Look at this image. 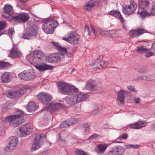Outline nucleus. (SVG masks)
<instances>
[{
  "label": "nucleus",
  "instance_id": "obj_57",
  "mask_svg": "<svg viewBox=\"0 0 155 155\" xmlns=\"http://www.w3.org/2000/svg\"><path fill=\"white\" fill-rule=\"evenodd\" d=\"M5 25L4 23L2 22H0V31L3 29L5 27Z\"/></svg>",
  "mask_w": 155,
  "mask_h": 155
},
{
  "label": "nucleus",
  "instance_id": "obj_45",
  "mask_svg": "<svg viewBox=\"0 0 155 155\" xmlns=\"http://www.w3.org/2000/svg\"><path fill=\"white\" fill-rule=\"evenodd\" d=\"M128 137V135L127 133H124L120 135L118 138V139L120 140L122 139H126Z\"/></svg>",
  "mask_w": 155,
  "mask_h": 155
},
{
  "label": "nucleus",
  "instance_id": "obj_43",
  "mask_svg": "<svg viewBox=\"0 0 155 155\" xmlns=\"http://www.w3.org/2000/svg\"><path fill=\"white\" fill-rule=\"evenodd\" d=\"M75 153L77 155H87V153L84 151L79 149H77L75 151Z\"/></svg>",
  "mask_w": 155,
  "mask_h": 155
},
{
  "label": "nucleus",
  "instance_id": "obj_31",
  "mask_svg": "<svg viewBox=\"0 0 155 155\" xmlns=\"http://www.w3.org/2000/svg\"><path fill=\"white\" fill-rule=\"evenodd\" d=\"M51 43L52 44L53 46H54L57 49L59 50L60 51L64 52L65 53H67V49L66 48H63L61 47L58 42L52 41Z\"/></svg>",
  "mask_w": 155,
  "mask_h": 155
},
{
  "label": "nucleus",
  "instance_id": "obj_11",
  "mask_svg": "<svg viewBox=\"0 0 155 155\" xmlns=\"http://www.w3.org/2000/svg\"><path fill=\"white\" fill-rule=\"evenodd\" d=\"M85 88L87 90L95 91L99 89L100 87L95 81L89 80L86 82Z\"/></svg>",
  "mask_w": 155,
  "mask_h": 155
},
{
  "label": "nucleus",
  "instance_id": "obj_28",
  "mask_svg": "<svg viewBox=\"0 0 155 155\" xmlns=\"http://www.w3.org/2000/svg\"><path fill=\"white\" fill-rule=\"evenodd\" d=\"M37 107L35 102L30 101L28 103L27 106V110L29 112H34L36 110Z\"/></svg>",
  "mask_w": 155,
  "mask_h": 155
},
{
  "label": "nucleus",
  "instance_id": "obj_19",
  "mask_svg": "<svg viewBox=\"0 0 155 155\" xmlns=\"http://www.w3.org/2000/svg\"><path fill=\"white\" fill-rule=\"evenodd\" d=\"M98 0H91L84 5L83 8L85 10H90L92 8L98 5Z\"/></svg>",
  "mask_w": 155,
  "mask_h": 155
},
{
  "label": "nucleus",
  "instance_id": "obj_18",
  "mask_svg": "<svg viewBox=\"0 0 155 155\" xmlns=\"http://www.w3.org/2000/svg\"><path fill=\"white\" fill-rule=\"evenodd\" d=\"M147 123L145 121H139L135 123L130 124L127 126L130 129H140L147 125Z\"/></svg>",
  "mask_w": 155,
  "mask_h": 155
},
{
  "label": "nucleus",
  "instance_id": "obj_35",
  "mask_svg": "<svg viewBox=\"0 0 155 155\" xmlns=\"http://www.w3.org/2000/svg\"><path fill=\"white\" fill-rule=\"evenodd\" d=\"M49 61L51 62H56L58 61L56 53H55L50 55L48 59Z\"/></svg>",
  "mask_w": 155,
  "mask_h": 155
},
{
  "label": "nucleus",
  "instance_id": "obj_22",
  "mask_svg": "<svg viewBox=\"0 0 155 155\" xmlns=\"http://www.w3.org/2000/svg\"><path fill=\"white\" fill-rule=\"evenodd\" d=\"M21 53L16 47L14 46L12 48L10 56L14 58H18L21 56Z\"/></svg>",
  "mask_w": 155,
  "mask_h": 155
},
{
  "label": "nucleus",
  "instance_id": "obj_26",
  "mask_svg": "<svg viewBox=\"0 0 155 155\" xmlns=\"http://www.w3.org/2000/svg\"><path fill=\"white\" fill-rule=\"evenodd\" d=\"M136 51L137 53L139 54H143L149 52L150 49L146 48L144 46L141 45L137 47Z\"/></svg>",
  "mask_w": 155,
  "mask_h": 155
},
{
  "label": "nucleus",
  "instance_id": "obj_39",
  "mask_svg": "<svg viewBox=\"0 0 155 155\" xmlns=\"http://www.w3.org/2000/svg\"><path fill=\"white\" fill-rule=\"evenodd\" d=\"M116 32V30H113L110 31H106L103 33L102 35L104 37H106L108 35H112L115 34Z\"/></svg>",
  "mask_w": 155,
  "mask_h": 155
},
{
  "label": "nucleus",
  "instance_id": "obj_25",
  "mask_svg": "<svg viewBox=\"0 0 155 155\" xmlns=\"http://www.w3.org/2000/svg\"><path fill=\"white\" fill-rule=\"evenodd\" d=\"M149 2L147 0H139L138 6L141 10L147 9L149 5Z\"/></svg>",
  "mask_w": 155,
  "mask_h": 155
},
{
  "label": "nucleus",
  "instance_id": "obj_5",
  "mask_svg": "<svg viewBox=\"0 0 155 155\" xmlns=\"http://www.w3.org/2000/svg\"><path fill=\"white\" fill-rule=\"evenodd\" d=\"M45 139L43 134H37L31 148V151L33 152L38 149L44 143Z\"/></svg>",
  "mask_w": 155,
  "mask_h": 155
},
{
  "label": "nucleus",
  "instance_id": "obj_63",
  "mask_svg": "<svg viewBox=\"0 0 155 155\" xmlns=\"http://www.w3.org/2000/svg\"><path fill=\"white\" fill-rule=\"evenodd\" d=\"M151 127L152 129H154L155 130V123L152 124L151 126Z\"/></svg>",
  "mask_w": 155,
  "mask_h": 155
},
{
  "label": "nucleus",
  "instance_id": "obj_3",
  "mask_svg": "<svg viewBox=\"0 0 155 155\" xmlns=\"http://www.w3.org/2000/svg\"><path fill=\"white\" fill-rule=\"evenodd\" d=\"M42 22L44 23L42 25V30L47 34L52 33L58 24L56 20L50 18L46 19Z\"/></svg>",
  "mask_w": 155,
  "mask_h": 155
},
{
  "label": "nucleus",
  "instance_id": "obj_51",
  "mask_svg": "<svg viewBox=\"0 0 155 155\" xmlns=\"http://www.w3.org/2000/svg\"><path fill=\"white\" fill-rule=\"evenodd\" d=\"M134 81H142L144 80V76H139L134 79Z\"/></svg>",
  "mask_w": 155,
  "mask_h": 155
},
{
  "label": "nucleus",
  "instance_id": "obj_4",
  "mask_svg": "<svg viewBox=\"0 0 155 155\" xmlns=\"http://www.w3.org/2000/svg\"><path fill=\"white\" fill-rule=\"evenodd\" d=\"M38 29L36 26L28 25L26 28L25 32L23 34L22 38L30 40L38 35Z\"/></svg>",
  "mask_w": 155,
  "mask_h": 155
},
{
  "label": "nucleus",
  "instance_id": "obj_15",
  "mask_svg": "<svg viewBox=\"0 0 155 155\" xmlns=\"http://www.w3.org/2000/svg\"><path fill=\"white\" fill-rule=\"evenodd\" d=\"M64 107V105L60 103H52L49 106L45 107V109H48L51 113H53L61 108H63Z\"/></svg>",
  "mask_w": 155,
  "mask_h": 155
},
{
  "label": "nucleus",
  "instance_id": "obj_47",
  "mask_svg": "<svg viewBox=\"0 0 155 155\" xmlns=\"http://www.w3.org/2000/svg\"><path fill=\"white\" fill-rule=\"evenodd\" d=\"M117 12L119 14H116V13H115V14H114V16L116 17H118L120 19V20L121 22L122 23L124 21V20L122 16L119 12L117 11Z\"/></svg>",
  "mask_w": 155,
  "mask_h": 155
},
{
  "label": "nucleus",
  "instance_id": "obj_53",
  "mask_svg": "<svg viewBox=\"0 0 155 155\" xmlns=\"http://www.w3.org/2000/svg\"><path fill=\"white\" fill-rule=\"evenodd\" d=\"M98 135L96 134H94L92 135L88 139L89 140H93L94 138L97 137Z\"/></svg>",
  "mask_w": 155,
  "mask_h": 155
},
{
  "label": "nucleus",
  "instance_id": "obj_30",
  "mask_svg": "<svg viewBox=\"0 0 155 155\" xmlns=\"http://www.w3.org/2000/svg\"><path fill=\"white\" fill-rule=\"evenodd\" d=\"M90 27L87 25H86L85 26V31H84V34H87L89 36L91 35L92 34L94 35H95V30L94 27L91 26V31L90 30Z\"/></svg>",
  "mask_w": 155,
  "mask_h": 155
},
{
  "label": "nucleus",
  "instance_id": "obj_61",
  "mask_svg": "<svg viewBox=\"0 0 155 155\" xmlns=\"http://www.w3.org/2000/svg\"><path fill=\"white\" fill-rule=\"evenodd\" d=\"M68 56L69 57H71L73 56V54L71 52H69V53L68 54Z\"/></svg>",
  "mask_w": 155,
  "mask_h": 155
},
{
  "label": "nucleus",
  "instance_id": "obj_60",
  "mask_svg": "<svg viewBox=\"0 0 155 155\" xmlns=\"http://www.w3.org/2000/svg\"><path fill=\"white\" fill-rule=\"evenodd\" d=\"M62 39L63 40H65L70 43V40L69 39V36L67 38H65L64 37H63L62 38Z\"/></svg>",
  "mask_w": 155,
  "mask_h": 155
},
{
  "label": "nucleus",
  "instance_id": "obj_16",
  "mask_svg": "<svg viewBox=\"0 0 155 155\" xmlns=\"http://www.w3.org/2000/svg\"><path fill=\"white\" fill-rule=\"evenodd\" d=\"M125 149L121 146L114 147L112 150L110 151L109 154L113 155H124L125 153Z\"/></svg>",
  "mask_w": 155,
  "mask_h": 155
},
{
  "label": "nucleus",
  "instance_id": "obj_21",
  "mask_svg": "<svg viewBox=\"0 0 155 155\" xmlns=\"http://www.w3.org/2000/svg\"><path fill=\"white\" fill-rule=\"evenodd\" d=\"M147 30L139 28L132 30L131 31L130 37L132 38L137 37L147 32Z\"/></svg>",
  "mask_w": 155,
  "mask_h": 155
},
{
  "label": "nucleus",
  "instance_id": "obj_37",
  "mask_svg": "<svg viewBox=\"0 0 155 155\" xmlns=\"http://www.w3.org/2000/svg\"><path fill=\"white\" fill-rule=\"evenodd\" d=\"M9 142H10L13 143H15L18 145V138L15 136L11 137L9 138Z\"/></svg>",
  "mask_w": 155,
  "mask_h": 155
},
{
  "label": "nucleus",
  "instance_id": "obj_1",
  "mask_svg": "<svg viewBox=\"0 0 155 155\" xmlns=\"http://www.w3.org/2000/svg\"><path fill=\"white\" fill-rule=\"evenodd\" d=\"M89 95L87 94L73 90L70 95L66 97L65 100L68 104L72 105L83 101Z\"/></svg>",
  "mask_w": 155,
  "mask_h": 155
},
{
  "label": "nucleus",
  "instance_id": "obj_55",
  "mask_svg": "<svg viewBox=\"0 0 155 155\" xmlns=\"http://www.w3.org/2000/svg\"><path fill=\"white\" fill-rule=\"evenodd\" d=\"M15 32L13 28H10L8 31V33L9 35L12 36L13 34Z\"/></svg>",
  "mask_w": 155,
  "mask_h": 155
},
{
  "label": "nucleus",
  "instance_id": "obj_2",
  "mask_svg": "<svg viewBox=\"0 0 155 155\" xmlns=\"http://www.w3.org/2000/svg\"><path fill=\"white\" fill-rule=\"evenodd\" d=\"M17 115L9 116L6 117L5 120L6 122L9 123L12 127H16L25 120L23 112L20 110L16 111Z\"/></svg>",
  "mask_w": 155,
  "mask_h": 155
},
{
  "label": "nucleus",
  "instance_id": "obj_41",
  "mask_svg": "<svg viewBox=\"0 0 155 155\" xmlns=\"http://www.w3.org/2000/svg\"><path fill=\"white\" fill-rule=\"evenodd\" d=\"M140 146V145H139L130 144L129 145H126L125 146V147L127 149L133 148L134 149H138Z\"/></svg>",
  "mask_w": 155,
  "mask_h": 155
},
{
  "label": "nucleus",
  "instance_id": "obj_17",
  "mask_svg": "<svg viewBox=\"0 0 155 155\" xmlns=\"http://www.w3.org/2000/svg\"><path fill=\"white\" fill-rule=\"evenodd\" d=\"M24 94V92L22 89L18 91L15 90L8 93V96L11 99L18 98L20 97Z\"/></svg>",
  "mask_w": 155,
  "mask_h": 155
},
{
  "label": "nucleus",
  "instance_id": "obj_9",
  "mask_svg": "<svg viewBox=\"0 0 155 155\" xmlns=\"http://www.w3.org/2000/svg\"><path fill=\"white\" fill-rule=\"evenodd\" d=\"M30 18V16L28 13H20L12 17L10 19V21L12 22H19L24 23L26 22Z\"/></svg>",
  "mask_w": 155,
  "mask_h": 155
},
{
  "label": "nucleus",
  "instance_id": "obj_13",
  "mask_svg": "<svg viewBox=\"0 0 155 155\" xmlns=\"http://www.w3.org/2000/svg\"><path fill=\"white\" fill-rule=\"evenodd\" d=\"M80 38L79 35L76 31H74L70 32L69 39L70 44L73 45L78 44L79 43Z\"/></svg>",
  "mask_w": 155,
  "mask_h": 155
},
{
  "label": "nucleus",
  "instance_id": "obj_54",
  "mask_svg": "<svg viewBox=\"0 0 155 155\" xmlns=\"http://www.w3.org/2000/svg\"><path fill=\"white\" fill-rule=\"evenodd\" d=\"M144 80L148 81H152V78L149 75L147 76H144Z\"/></svg>",
  "mask_w": 155,
  "mask_h": 155
},
{
  "label": "nucleus",
  "instance_id": "obj_10",
  "mask_svg": "<svg viewBox=\"0 0 155 155\" xmlns=\"http://www.w3.org/2000/svg\"><path fill=\"white\" fill-rule=\"evenodd\" d=\"M19 131L21 137H25L30 134L32 131V128L30 124L22 125L19 127Z\"/></svg>",
  "mask_w": 155,
  "mask_h": 155
},
{
  "label": "nucleus",
  "instance_id": "obj_23",
  "mask_svg": "<svg viewBox=\"0 0 155 155\" xmlns=\"http://www.w3.org/2000/svg\"><path fill=\"white\" fill-rule=\"evenodd\" d=\"M35 67L40 72H43L48 70L51 69L52 68V66L44 63H41L38 65H36Z\"/></svg>",
  "mask_w": 155,
  "mask_h": 155
},
{
  "label": "nucleus",
  "instance_id": "obj_46",
  "mask_svg": "<svg viewBox=\"0 0 155 155\" xmlns=\"http://www.w3.org/2000/svg\"><path fill=\"white\" fill-rule=\"evenodd\" d=\"M137 71L140 74H142L145 72L146 70L144 67H142L137 69Z\"/></svg>",
  "mask_w": 155,
  "mask_h": 155
},
{
  "label": "nucleus",
  "instance_id": "obj_59",
  "mask_svg": "<svg viewBox=\"0 0 155 155\" xmlns=\"http://www.w3.org/2000/svg\"><path fill=\"white\" fill-rule=\"evenodd\" d=\"M115 13H116V14H118L117 11H111L110 12V14L114 16V14H115ZM118 14H119L118 13Z\"/></svg>",
  "mask_w": 155,
  "mask_h": 155
},
{
  "label": "nucleus",
  "instance_id": "obj_48",
  "mask_svg": "<svg viewBox=\"0 0 155 155\" xmlns=\"http://www.w3.org/2000/svg\"><path fill=\"white\" fill-rule=\"evenodd\" d=\"M108 62L107 61H101V63L100 64V66L102 68H104L108 65Z\"/></svg>",
  "mask_w": 155,
  "mask_h": 155
},
{
  "label": "nucleus",
  "instance_id": "obj_40",
  "mask_svg": "<svg viewBox=\"0 0 155 155\" xmlns=\"http://www.w3.org/2000/svg\"><path fill=\"white\" fill-rule=\"evenodd\" d=\"M68 120L65 122L61 123L60 124V127L61 128L68 127L70 126Z\"/></svg>",
  "mask_w": 155,
  "mask_h": 155
},
{
  "label": "nucleus",
  "instance_id": "obj_56",
  "mask_svg": "<svg viewBox=\"0 0 155 155\" xmlns=\"http://www.w3.org/2000/svg\"><path fill=\"white\" fill-rule=\"evenodd\" d=\"M101 63V61H99V59L97 58L96 59L95 62H94V64L97 67H99L100 66V64Z\"/></svg>",
  "mask_w": 155,
  "mask_h": 155
},
{
  "label": "nucleus",
  "instance_id": "obj_32",
  "mask_svg": "<svg viewBox=\"0 0 155 155\" xmlns=\"http://www.w3.org/2000/svg\"><path fill=\"white\" fill-rule=\"evenodd\" d=\"M33 53L35 57L36 58V60H38L37 63H38L42 58L43 56V53L41 51L36 50L34 51Z\"/></svg>",
  "mask_w": 155,
  "mask_h": 155
},
{
  "label": "nucleus",
  "instance_id": "obj_14",
  "mask_svg": "<svg viewBox=\"0 0 155 155\" xmlns=\"http://www.w3.org/2000/svg\"><path fill=\"white\" fill-rule=\"evenodd\" d=\"M3 9L4 12L6 14L2 15L3 18H7L13 16L14 12H13L12 7L11 5H5L4 6Z\"/></svg>",
  "mask_w": 155,
  "mask_h": 155
},
{
  "label": "nucleus",
  "instance_id": "obj_49",
  "mask_svg": "<svg viewBox=\"0 0 155 155\" xmlns=\"http://www.w3.org/2000/svg\"><path fill=\"white\" fill-rule=\"evenodd\" d=\"M150 11L151 14H155V3H153Z\"/></svg>",
  "mask_w": 155,
  "mask_h": 155
},
{
  "label": "nucleus",
  "instance_id": "obj_6",
  "mask_svg": "<svg viewBox=\"0 0 155 155\" xmlns=\"http://www.w3.org/2000/svg\"><path fill=\"white\" fill-rule=\"evenodd\" d=\"M58 89L59 93L64 94L70 93L74 90L71 87L64 82H59Z\"/></svg>",
  "mask_w": 155,
  "mask_h": 155
},
{
  "label": "nucleus",
  "instance_id": "obj_58",
  "mask_svg": "<svg viewBox=\"0 0 155 155\" xmlns=\"http://www.w3.org/2000/svg\"><path fill=\"white\" fill-rule=\"evenodd\" d=\"M140 100V99L139 98L137 97L135 98L134 99V101L135 104H138L139 102V101Z\"/></svg>",
  "mask_w": 155,
  "mask_h": 155
},
{
  "label": "nucleus",
  "instance_id": "obj_64",
  "mask_svg": "<svg viewBox=\"0 0 155 155\" xmlns=\"http://www.w3.org/2000/svg\"><path fill=\"white\" fill-rule=\"evenodd\" d=\"M154 45H155V43H153L152 45V47L154 46Z\"/></svg>",
  "mask_w": 155,
  "mask_h": 155
},
{
  "label": "nucleus",
  "instance_id": "obj_24",
  "mask_svg": "<svg viewBox=\"0 0 155 155\" xmlns=\"http://www.w3.org/2000/svg\"><path fill=\"white\" fill-rule=\"evenodd\" d=\"M108 146L105 144H99L97 145L95 149V151L98 154L103 153Z\"/></svg>",
  "mask_w": 155,
  "mask_h": 155
},
{
  "label": "nucleus",
  "instance_id": "obj_33",
  "mask_svg": "<svg viewBox=\"0 0 155 155\" xmlns=\"http://www.w3.org/2000/svg\"><path fill=\"white\" fill-rule=\"evenodd\" d=\"M17 145V144H15V143H13L9 142L8 145L6 147L5 149L8 151L14 150L16 149Z\"/></svg>",
  "mask_w": 155,
  "mask_h": 155
},
{
  "label": "nucleus",
  "instance_id": "obj_20",
  "mask_svg": "<svg viewBox=\"0 0 155 155\" xmlns=\"http://www.w3.org/2000/svg\"><path fill=\"white\" fill-rule=\"evenodd\" d=\"M127 91H126L122 89L120 90L117 93V101L120 104L124 102L125 95L127 93Z\"/></svg>",
  "mask_w": 155,
  "mask_h": 155
},
{
  "label": "nucleus",
  "instance_id": "obj_36",
  "mask_svg": "<svg viewBox=\"0 0 155 155\" xmlns=\"http://www.w3.org/2000/svg\"><path fill=\"white\" fill-rule=\"evenodd\" d=\"M10 65L11 64L8 62L3 61L0 62V68L1 69L7 68L10 67Z\"/></svg>",
  "mask_w": 155,
  "mask_h": 155
},
{
  "label": "nucleus",
  "instance_id": "obj_8",
  "mask_svg": "<svg viewBox=\"0 0 155 155\" xmlns=\"http://www.w3.org/2000/svg\"><path fill=\"white\" fill-rule=\"evenodd\" d=\"M18 76L20 79L27 81L32 80L36 77L35 75L29 70L24 71L20 73Z\"/></svg>",
  "mask_w": 155,
  "mask_h": 155
},
{
  "label": "nucleus",
  "instance_id": "obj_34",
  "mask_svg": "<svg viewBox=\"0 0 155 155\" xmlns=\"http://www.w3.org/2000/svg\"><path fill=\"white\" fill-rule=\"evenodd\" d=\"M137 13L140 17L142 18L150 15V14L149 13L145 11H142L141 12L139 11L137 12Z\"/></svg>",
  "mask_w": 155,
  "mask_h": 155
},
{
  "label": "nucleus",
  "instance_id": "obj_42",
  "mask_svg": "<svg viewBox=\"0 0 155 155\" xmlns=\"http://www.w3.org/2000/svg\"><path fill=\"white\" fill-rule=\"evenodd\" d=\"M57 58L58 61H60L62 60L64 57V53L61 52L59 53H56Z\"/></svg>",
  "mask_w": 155,
  "mask_h": 155
},
{
  "label": "nucleus",
  "instance_id": "obj_50",
  "mask_svg": "<svg viewBox=\"0 0 155 155\" xmlns=\"http://www.w3.org/2000/svg\"><path fill=\"white\" fill-rule=\"evenodd\" d=\"M127 89L132 91L135 92V93L137 92V91L135 89L134 87L132 86L131 85H129L127 87Z\"/></svg>",
  "mask_w": 155,
  "mask_h": 155
},
{
  "label": "nucleus",
  "instance_id": "obj_44",
  "mask_svg": "<svg viewBox=\"0 0 155 155\" xmlns=\"http://www.w3.org/2000/svg\"><path fill=\"white\" fill-rule=\"evenodd\" d=\"M84 130L85 134H87L89 132L90 128L88 124L84 125Z\"/></svg>",
  "mask_w": 155,
  "mask_h": 155
},
{
  "label": "nucleus",
  "instance_id": "obj_27",
  "mask_svg": "<svg viewBox=\"0 0 155 155\" xmlns=\"http://www.w3.org/2000/svg\"><path fill=\"white\" fill-rule=\"evenodd\" d=\"M1 79L2 82L4 83H7L11 81L10 74L8 72L3 73L1 77Z\"/></svg>",
  "mask_w": 155,
  "mask_h": 155
},
{
  "label": "nucleus",
  "instance_id": "obj_29",
  "mask_svg": "<svg viewBox=\"0 0 155 155\" xmlns=\"http://www.w3.org/2000/svg\"><path fill=\"white\" fill-rule=\"evenodd\" d=\"M27 61L30 63H36L38 61V60H36V58L35 57L34 54L33 53H31L28 55L26 57Z\"/></svg>",
  "mask_w": 155,
  "mask_h": 155
},
{
  "label": "nucleus",
  "instance_id": "obj_12",
  "mask_svg": "<svg viewBox=\"0 0 155 155\" xmlns=\"http://www.w3.org/2000/svg\"><path fill=\"white\" fill-rule=\"evenodd\" d=\"M52 98L51 95L45 92L39 94L37 97V100L43 103L49 102L52 100Z\"/></svg>",
  "mask_w": 155,
  "mask_h": 155
},
{
  "label": "nucleus",
  "instance_id": "obj_7",
  "mask_svg": "<svg viewBox=\"0 0 155 155\" xmlns=\"http://www.w3.org/2000/svg\"><path fill=\"white\" fill-rule=\"evenodd\" d=\"M137 7V3L132 0L130 1V5H127L125 7H123V11L125 15H130L135 11Z\"/></svg>",
  "mask_w": 155,
  "mask_h": 155
},
{
  "label": "nucleus",
  "instance_id": "obj_38",
  "mask_svg": "<svg viewBox=\"0 0 155 155\" xmlns=\"http://www.w3.org/2000/svg\"><path fill=\"white\" fill-rule=\"evenodd\" d=\"M68 122L69 123L70 126L73 124H75L79 121V119L78 118H72L68 120Z\"/></svg>",
  "mask_w": 155,
  "mask_h": 155
},
{
  "label": "nucleus",
  "instance_id": "obj_62",
  "mask_svg": "<svg viewBox=\"0 0 155 155\" xmlns=\"http://www.w3.org/2000/svg\"><path fill=\"white\" fill-rule=\"evenodd\" d=\"M95 109H96L97 110V111H94L93 112V114H96L97 112L98 111V108L97 107H95Z\"/></svg>",
  "mask_w": 155,
  "mask_h": 155
},
{
  "label": "nucleus",
  "instance_id": "obj_52",
  "mask_svg": "<svg viewBox=\"0 0 155 155\" xmlns=\"http://www.w3.org/2000/svg\"><path fill=\"white\" fill-rule=\"evenodd\" d=\"M146 54L145 55V57L148 58L152 56H153L154 55V52H150L149 53L147 52L146 53Z\"/></svg>",
  "mask_w": 155,
  "mask_h": 155
}]
</instances>
